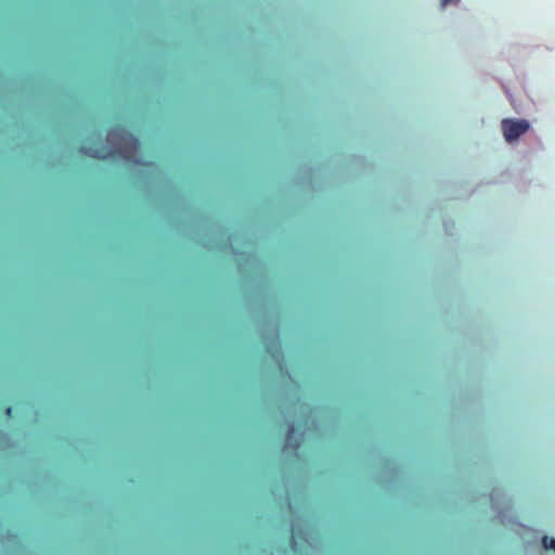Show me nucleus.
Instances as JSON below:
<instances>
[{"instance_id": "f257e3e1", "label": "nucleus", "mask_w": 555, "mask_h": 555, "mask_svg": "<svg viewBox=\"0 0 555 555\" xmlns=\"http://www.w3.org/2000/svg\"><path fill=\"white\" fill-rule=\"evenodd\" d=\"M106 140L116 145L115 149H107L105 146L92 147L82 145L79 151L86 156L105 159L108 156H116L120 154L125 158H130L127 155L129 152H137L140 147V141L122 125H114L106 133Z\"/></svg>"}, {"instance_id": "f03ea898", "label": "nucleus", "mask_w": 555, "mask_h": 555, "mask_svg": "<svg viewBox=\"0 0 555 555\" xmlns=\"http://www.w3.org/2000/svg\"><path fill=\"white\" fill-rule=\"evenodd\" d=\"M501 127L504 139L507 142H513L529 130L530 124L526 119L505 118L502 120Z\"/></svg>"}, {"instance_id": "7ed1b4c3", "label": "nucleus", "mask_w": 555, "mask_h": 555, "mask_svg": "<svg viewBox=\"0 0 555 555\" xmlns=\"http://www.w3.org/2000/svg\"><path fill=\"white\" fill-rule=\"evenodd\" d=\"M294 434H295V426H294V424H291L287 428V435H286V439H285V448L291 447L294 451H297V449L299 448V442L297 440H295L294 443L292 442Z\"/></svg>"}, {"instance_id": "20e7f679", "label": "nucleus", "mask_w": 555, "mask_h": 555, "mask_svg": "<svg viewBox=\"0 0 555 555\" xmlns=\"http://www.w3.org/2000/svg\"><path fill=\"white\" fill-rule=\"evenodd\" d=\"M542 544L545 550H554L555 551V538H548L544 535L542 538Z\"/></svg>"}, {"instance_id": "39448f33", "label": "nucleus", "mask_w": 555, "mask_h": 555, "mask_svg": "<svg viewBox=\"0 0 555 555\" xmlns=\"http://www.w3.org/2000/svg\"><path fill=\"white\" fill-rule=\"evenodd\" d=\"M12 412V408H7L5 413L10 416Z\"/></svg>"}, {"instance_id": "423d86ee", "label": "nucleus", "mask_w": 555, "mask_h": 555, "mask_svg": "<svg viewBox=\"0 0 555 555\" xmlns=\"http://www.w3.org/2000/svg\"><path fill=\"white\" fill-rule=\"evenodd\" d=\"M448 1L449 0H442V7H446Z\"/></svg>"}]
</instances>
